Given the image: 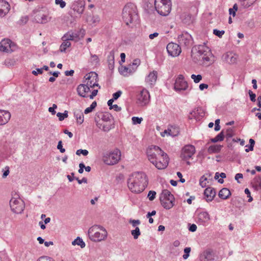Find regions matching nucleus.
I'll return each mask as SVG.
<instances>
[{
	"label": "nucleus",
	"instance_id": "nucleus-1",
	"mask_svg": "<svg viewBox=\"0 0 261 261\" xmlns=\"http://www.w3.org/2000/svg\"><path fill=\"white\" fill-rule=\"evenodd\" d=\"M128 187L134 193H140L143 192L148 184L146 174L142 172L132 173L127 180Z\"/></svg>",
	"mask_w": 261,
	"mask_h": 261
},
{
	"label": "nucleus",
	"instance_id": "nucleus-2",
	"mask_svg": "<svg viewBox=\"0 0 261 261\" xmlns=\"http://www.w3.org/2000/svg\"><path fill=\"white\" fill-rule=\"evenodd\" d=\"M191 56L194 62H200L204 65L210 63V58L212 54L209 48L204 45L194 46L191 50Z\"/></svg>",
	"mask_w": 261,
	"mask_h": 261
},
{
	"label": "nucleus",
	"instance_id": "nucleus-3",
	"mask_svg": "<svg viewBox=\"0 0 261 261\" xmlns=\"http://www.w3.org/2000/svg\"><path fill=\"white\" fill-rule=\"evenodd\" d=\"M122 16L123 21L127 25L135 23L138 19V15L135 4H127L123 9Z\"/></svg>",
	"mask_w": 261,
	"mask_h": 261
},
{
	"label": "nucleus",
	"instance_id": "nucleus-4",
	"mask_svg": "<svg viewBox=\"0 0 261 261\" xmlns=\"http://www.w3.org/2000/svg\"><path fill=\"white\" fill-rule=\"evenodd\" d=\"M88 236L91 240L99 242L107 237V232L102 226L94 225L88 230Z\"/></svg>",
	"mask_w": 261,
	"mask_h": 261
},
{
	"label": "nucleus",
	"instance_id": "nucleus-5",
	"mask_svg": "<svg viewBox=\"0 0 261 261\" xmlns=\"http://www.w3.org/2000/svg\"><path fill=\"white\" fill-rule=\"evenodd\" d=\"M154 8L161 15L167 16L171 10L170 0H154Z\"/></svg>",
	"mask_w": 261,
	"mask_h": 261
},
{
	"label": "nucleus",
	"instance_id": "nucleus-6",
	"mask_svg": "<svg viewBox=\"0 0 261 261\" xmlns=\"http://www.w3.org/2000/svg\"><path fill=\"white\" fill-rule=\"evenodd\" d=\"M160 200L161 205L166 210L171 208L174 205V197L168 190L162 191L160 197Z\"/></svg>",
	"mask_w": 261,
	"mask_h": 261
},
{
	"label": "nucleus",
	"instance_id": "nucleus-7",
	"mask_svg": "<svg viewBox=\"0 0 261 261\" xmlns=\"http://www.w3.org/2000/svg\"><path fill=\"white\" fill-rule=\"evenodd\" d=\"M164 152L159 146L154 145L149 146L146 150L148 159L151 163H153L156 160H158V156L161 154L163 153Z\"/></svg>",
	"mask_w": 261,
	"mask_h": 261
},
{
	"label": "nucleus",
	"instance_id": "nucleus-8",
	"mask_svg": "<svg viewBox=\"0 0 261 261\" xmlns=\"http://www.w3.org/2000/svg\"><path fill=\"white\" fill-rule=\"evenodd\" d=\"M150 97L148 91L143 89L137 95V103L139 106H146L150 101Z\"/></svg>",
	"mask_w": 261,
	"mask_h": 261
},
{
	"label": "nucleus",
	"instance_id": "nucleus-9",
	"mask_svg": "<svg viewBox=\"0 0 261 261\" xmlns=\"http://www.w3.org/2000/svg\"><path fill=\"white\" fill-rule=\"evenodd\" d=\"M11 210L15 213L21 214L24 210V203L20 199L12 198L10 201Z\"/></svg>",
	"mask_w": 261,
	"mask_h": 261
},
{
	"label": "nucleus",
	"instance_id": "nucleus-10",
	"mask_svg": "<svg viewBox=\"0 0 261 261\" xmlns=\"http://www.w3.org/2000/svg\"><path fill=\"white\" fill-rule=\"evenodd\" d=\"M120 159V154L118 151H114L107 154L103 158L104 163L108 165H113L118 163Z\"/></svg>",
	"mask_w": 261,
	"mask_h": 261
},
{
	"label": "nucleus",
	"instance_id": "nucleus-11",
	"mask_svg": "<svg viewBox=\"0 0 261 261\" xmlns=\"http://www.w3.org/2000/svg\"><path fill=\"white\" fill-rule=\"evenodd\" d=\"M158 158V160H156L152 164L158 169L161 170L166 168L168 165L169 160L167 154L164 152Z\"/></svg>",
	"mask_w": 261,
	"mask_h": 261
},
{
	"label": "nucleus",
	"instance_id": "nucleus-12",
	"mask_svg": "<svg viewBox=\"0 0 261 261\" xmlns=\"http://www.w3.org/2000/svg\"><path fill=\"white\" fill-rule=\"evenodd\" d=\"M195 148L192 145H187L184 146L181 150L180 158L182 160L187 161L195 153Z\"/></svg>",
	"mask_w": 261,
	"mask_h": 261
},
{
	"label": "nucleus",
	"instance_id": "nucleus-13",
	"mask_svg": "<svg viewBox=\"0 0 261 261\" xmlns=\"http://www.w3.org/2000/svg\"><path fill=\"white\" fill-rule=\"evenodd\" d=\"M85 77L87 80L86 84L90 88L95 86L98 87L99 89L100 88V86L98 84V75L95 72H91L87 74Z\"/></svg>",
	"mask_w": 261,
	"mask_h": 261
},
{
	"label": "nucleus",
	"instance_id": "nucleus-14",
	"mask_svg": "<svg viewBox=\"0 0 261 261\" xmlns=\"http://www.w3.org/2000/svg\"><path fill=\"white\" fill-rule=\"evenodd\" d=\"M192 38L188 33H182L178 37V42L180 45L189 47L192 44Z\"/></svg>",
	"mask_w": 261,
	"mask_h": 261
},
{
	"label": "nucleus",
	"instance_id": "nucleus-15",
	"mask_svg": "<svg viewBox=\"0 0 261 261\" xmlns=\"http://www.w3.org/2000/svg\"><path fill=\"white\" fill-rule=\"evenodd\" d=\"M188 87L187 82L185 80L182 75L180 74L176 79L174 84V89L175 91L180 92L186 90Z\"/></svg>",
	"mask_w": 261,
	"mask_h": 261
},
{
	"label": "nucleus",
	"instance_id": "nucleus-16",
	"mask_svg": "<svg viewBox=\"0 0 261 261\" xmlns=\"http://www.w3.org/2000/svg\"><path fill=\"white\" fill-rule=\"evenodd\" d=\"M166 48L169 55L172 57L178 56L181 53V47L179 45L173 42L168 43Z\"/></svg>",
	"mask_w": 261,
	"mask_h": 261
},
{
	"label": "nucleus",
	"instance_id": "nucleus-17",
	"mask_svg": "<svg viewBox=\"0 0 261 261\" xmlns=\"http://www.w3.org/2000/svg\"><path fill=\"white\" fill-rule=\"evenodd\" d=\"M96 125L103 132H108L114 128V120H111L109 122H97Z\"/></svg>",
	"mask_w": 261,
	"mask_h": 261
},
{
	"label": "nucleus",
	"instance_id": "nucleus-18",
	"mask_svg": "<svg viewBox=\"0 0 261 261\" xmlns=\"http://www.w3.org/2000/svg\"><path fill=\"white\" fill-rule=\"evenodd\" d=\"M85 6V2L84 0H78L73 3L71 8L78 14H82L84 11Z\"/></svg>",
	"mask_w": 261,
	"mask_h": 261
},
{
	"label": "nucleus",
	"instance_id": "nucleus-19",
	"mask_svg": "<svg viewBox=\"0 0 261 261\" xmlns=\"http://www.w3.org/2000/svg\"><path fill=\"white\" fill-rule=\"evenodd\" d=\"M12 42L10 39H4L0 42V51L11 53L12 51Z\"/></svg>",
	"mask_w": 261,
	"mask_h": 261
},
{
	"label": "nucleus",
	"instance_id": "nucleus-20",
	"mask_svg": "<svg viewBox=\"0 0 261 261\" xmlns=\"http://www.w3.org/2000/svg\"><path fill=\"white\" fill-rule=\"evenodd\" d=\"M200 261H214L213 252L211 249L203 251L200 255Z\"/></svg>",
	"mask_w": 261,
	"mask_h": 261
},
{
	"label": "nucleus",
	"instance_id": "nucleus-21",
	"mask_svg": "<svg viewBox=\"0 0 261 261\" xmlns=\"http://www.w3.org/2000/svg\"><path fill=\"white\" fill-rule=\"evenodd\" d=\"M63 41H78L80 40V35L75 32H68L62 38Z\"/></svg>",
	"mask_w": 261,
	"mask_h": 261
},
{
	"label": "nucleus",
	"instance_id": "nucleus-22",
	"mask_svg": "<svg viewBox=\"0 0 261 261\" xmlns=\"http://www.w3.org/2000/svg\"><path fill=\"white\" fill-rule=\"evenodd\" d=\"M78 94L82 97H88L86 94L90 91V88L86 84H80L76 88Z\"/></svg>",
	"mask_w": 261,
	"mask_h": 261
},
{
	"label": "nucleus",
	"instance_id": "nucleus-23",
	"mask_svg": "<svg viewBox=\"0 0 261 261\" xmlns=\"http://www.w3.org/2000/svg\"><path fill=\"white\" fill-rule=\"evenodd\" d=\"M216 191L212 187L206 188L204 191V195L206 201H212L216 196Z\"/></svg>",
	"mask_w": 261,
	"mask_h": 261
},
{
	"label": "nucleus",
	"instance_id": "nucleus-24",
	"mask_svg": "<svg viewBox=\"0 0 261 261\" xmlns=\"http://www.w3.org/2000/svg\"><path fill=\"white\" fill-rule=\"evenodd\" d=\"M158 77V72L156 71L151 72L146 77L145 82L152 87L155 83Z\"/></svg>",
	"mask_w": 261,
	"mask_h": 261
},
{
	"label": "nucleus",
	"instance_id": "nucleus-25",
	"mask_svg": "<svg viewBox=\"0 0 261 261\" xmlns=\"http://www.w3.org/2000/svg\"><path fill=\"white\" fill-rule=\"evenodd\" d=\"M11 118V114L8 111L0 110V125L7 123Z\"/></svg>",
	"mask_w": 261,
	"mask_h": 261
},
{
	"label": "nucleus",
	"instance_id": "nucleus-26",
	"mask_svg": "<svg viewBox=\"0 0 261 261\" xmlns=\"http://www.w3.org/2000/svg\"><path fill=\"white\" fill-rule=\"evenodd\" d=\"M10 10V5L4 0H0V16L3 17L7 14Z\"/></svg>",
	"mask_w": 261,
	"mask_h": 261
},
{
	"label": "nucleus",
	"instance_id": "nucleus-27",
	"mask_svg": "<svg viewBox=\"0 0 261 261\" xmlns=\"http://www.w3.org/2000/svg\"><path fill=\"white\" fill-rule=\"evenodd\" d=\"M136 67H133V65H129L127 67L121 66L119 68V72L124 75H127L128 73H131L135 72Z\"/></svg>",
	"mask_w": 261,
	"mask_h": 261
},
{
	"label": "nucleus",
	"instance_id": "nucleus-28",
	"mask_svg": "<svg viewBox=\"0 0 261 261\" xmlns=\"http://www.w3.org/2000/svg\"><path fill=\"white\" fill-rule=\"evenodd\" d=\"M33 21L36 23H45L47 22V16L43 14H37L34 18Z\"/></svg>",
	"mask_w": 261,
	"mask_h": 261
},
{
	"label": "nucleus",
	"instance_id": "nucleus-29",
	"mask_svg": "<svg viewBox=\"0 0 261 261\" xmlns=\"http://www.w3.org/2000/svg\"><path fill=\"white\" fill-rule=\"evenodd\" d=\"M237 59V56L232 53H228L225 55V60L229 64H234L236 63Z\"/></svg>",
	"mask_w": 261,
	"mask_h": 261
},
{
	"label": "nucleus",
	"instance_id": "nucleus-30",
	"mask_svg": "<svg viewBox=\"0 0 261 261\" xmlns=\"http://www.w3.org/2000/svg\"><path fill=\"white\" fill-rule=\"evenodd\" d=\"M198 219L199 221L202 223H206L210 220V217L207 212H202L199 214Z\"/></svg>",
	"mask_w": 261,
	"mask_h": 261
},
{
	"label": "nucleus",
	"instance_id": "nucleus-31",
	"mask_svg": "<svg viewBox=\"0 0 261 261\" xmlns=\"http://www.w3.org/2000/svg\"><path fill=\"white\" fill-rule=\"evenodd\" d=\"M231 193L227 188H223L219 192V197L222 199H227L230 196Z\"/></svg>",
	"mask_w": 261,
	"mask_h": 261
},
{
	"label": "nucleus",
	"instance_id": "nucleus-32",
	"mask_svg": "<svg viewBox=\"0 0 261 261\" xmlns=\"http://www.w3.org/2000/svg\"><path fill=\"white\" fill-rule=\"evenodd\" d=\"M222 146L220 145H214L210 146L207 151L210 153H217L219 152L222 148Z\"/></svg>",
	"mask_w": 261,
	"mask_h": 261
},
{
	"label": "nucleus",
	"instance_id": "nucleus-33",
	"mask_svg": "<svg viewBox=\"0 0 261 261\" xmlns=\"http://www.w3.org/2000/svg\"><path fill=\"white\" fill-rule=\"evenodd\" d=\"M225 134L224 130H222L218 135H217L215 138L211 139V142L213 143H216L218 141H222L224 140Z\"/></svg>",
	"mask_w": 261,
	"mask_h": 261
},
{
	"label": "nucleus",
	"instance_id": "nucleus-34",
	"mask_svg": "<svg viewBox=\"0 0 261 261\" xmlns=\"http://www.w3.org/2000/svg\"><path fill=\"white\" fill-rule=\"evenodd\" d=\"M109 67L110 69H113L114 67V54L113 51H111L110 55L108 56Z\"/></svg>",
	"mask_w": 261,
	"mask_h": 261
},
{
	"label": "nucleus",
	"instance_id": "nucleus-35",
	"mask_svg": "<svg viewBox=\"0 0 261 261\" xmlns=\"http://www.w3.org/2000/svg\"><path fill=\"white\" fill-rule=\"evenodd\" d=\"M255 188L256 190L261 189V175L256 176L253 179Z\"/></svg>",
	"mask_w": 261,
	"mask_h": 261
},
{
	"label": "nucleus",
	"instance_id": "nucleus-36",
	"mask_svg": "<svg viewBox=\"0 0 261 261\" xmlns=\"http://www.w3.org/2000/svg\"><path fill=\"white\" fill-rule=\"evenodd\" d=\"M72 244L73 245H77L80 246L82 248H83L85 247V242L79 237H77V238L72 242Z\"/></svg>",
	"mask_w": 261,
	"mask_h": 261
},
{
	"label": "nucleus",
	"instance_id": "nucleus-37",
	"mask_svg": "<svg viewBox=\"0 0 261 261\" xmlns=\"http://www.w3.org/2000/svg\"><path fill=\"white\" fill-rule=\"evenodd\" d=\"M172 128H173V129H174L175 131L173 132L172 129H171V127L170 128H168L167 129L168 134L169 136H176L179 133V128L175 126L173 127L172 126Z\"/></svg>",
	"mask_w": 261,
	"mask_h": 261
},
{
	"label": "nucleus",
	"instance_id": "nucleus-38",
	"mask_svg": "<svg viewBox=\"0 0 261 261\" xmlns=\"http://www.w3.org/2000/svg\"><path fill=\"white\" fill-rule=\"evenodd\" d=\"M71 46V43L68 41H63L60 47V50L61 52H65L67 47Z\"/></svg>",
	"mask_w": 261,
	"mask_h": 261
},
{
	"label": "nucleus",
	"instance_id": "nucleus-39",
	"mask_svg": "<svg viewBox=\"0 0 261 261\" xmlns=\"http://www.w3.org/2000/svg\"><path fill=\"white\" fill-rule=\"evenodd\" d=\"M111 120H114L112 116L109 113H106L102 114L101 120L99 122H109Z\"/></svg>",
	"mask_w": 261,
	"mask_h": 261
},
{
	"label": "nucleus",
	"instance_id": "nucleus-40",
	"mask_svg": "<svg viewBox=\"0 0 261 261\" xmlns=\"http://www.w3.org/2000/svg\"><path fill=\"white\" fill-rule=\"evenodd\" d=\"M249 142L250 145H247L245 146L246 147H248V148L245 149V151L247 152H248L249 151H252L255 144V141L253 139H250Z\"/></svg>",
	"mask_w": 261,
	"mask_h": 261
},
{
	"label": "nucleus",
	"instance_id": "nucleus-41",
	"mask_svg": "<svg viewBox=\"0 0 261 261\" xmlns=\"http://www.w3.org/2000/svg\"><path fill=\"white\" fill-rule=\"evenodd\" d=\"M131 234L133 236L134 239H137L141 234L140 229L138 227H136L134 230L131 231Z\"/></svg>",
	"mask_w": 261,
	"mask_h": 261
},
{
	"label": "nucleus",
	"instance_id": "nucleus-42",
	"mask_svg": "<svg viewBox=\"0 0 261 261\" xmlns=\"http://www.w3.org/2000/svg\"><path fill=\"white\" fill-rule=\"evenodd\" d=\"M57 116L59 117V120L60 121H63L65 118L68 117V111H65L63 113L58 112L57 114Z\"/></svg>",
	"mask_w": 261,
	"mask_h": 261
},
{
	"label": "nucleus",
	"instance_id": "nucleus-43",
	"mask_svg": "<svg viewBox=\"0 0 261 261\" xmlns=\"http://www.w3.org/2000/svg\"><path fill=\"white\" fill-rule=\"evenodd\" d=\"M233 135H234V132H233L232 128H227V129L226 130V133H225V137H226L227 140L232 137Z\"/></svg>",
	"mask_w": 261,
	"mask_h": 261
},
{
	"label": "nucleus",
	"instance_id": "nucleus-44",
	"mask_svg": "<svg viewBox=\"0 0 261 261\" xmlns=\"http://www.w3.org/2000/svg\"><path fill=\"white\" fill-rule=\"evenodd\" d=\"M191 78L195 83H198L202 80V77L200 74L195 75L193 74L191 75Z\"/></svg>",
	"mask_w": 261,
	"mask_h": 261
},
{
	"label": "nucleus",
	"instance_id": "nucleus-45",
	"mask_svg": "<svg viewBox=\"0 0 261 261\" xmlns=\"http://www.w3.org/2000/svg\"><path fill=\"white\" fill-rule=\"evenodd\" d=\"M224 33L225 31L224 30L220 31L217 29H214L213 30V34L219 37V38H221L222 35H224Z\"/></svg>",
	"mask_w": 261,
	"mask_h": 261
},
{
	"label": "nucleus",
	"instance_id": "nucleus-46",
	"mask_svg": "<svg viewBox=\"0 0 261 261\" xmlns=\"http://www.w3.org/2000/svg\"><path fill=\"white\" fill-rule=\"evenodd\" d=\"M191 250V249L190 247H186L184 249L185 254L182 256V257L184 259H186L189 257Z\"/></svg>",
	"mask_w": 261,
	"mask_h": 261
},
{
	"label": "nucleus",
	"instance_id": "nucleus-47",
	"mask_svg": "<svg viewBox=\"0 0 261 261\" xmlns=\"http://www.w3.org/2000/svg\"><path fill=\"white\" fill-rule=\"evenodd\" d=\"M37 261H55V260L50 257L43 256L40 257Z\"/></svg>",
	"mask_w": 261,
	"mask_h": 261
},
{
	"label": "nucleus",
	"instance_id": "nucleus-48",
	"mask_svg": "<svg viewBox=\"0 0 261 261\" xmlns=\"http://www.w3.org/2000/svg\"><path fill=\"white\" fill-rule=\"evenodd\" d=\"M156 192L154 191H150L148 194L147 197L150 201L153 200L155 198Z\"/></svg>",
	"mask_w": 261,
	"mask_h": 261
},
{
	"label": "nucleus",
	"instance_id": "nucleus-49",
	"mask_svg": "<svg viewBox=\"0 0 261 261\" xmlns=\"http://www.w3.org/2000/svg\"><path fill=\"white\" fill-rule=\"evenodd\" d=\"M133 123L134 124H140L143 120L142 118H139L138 117H133L132 118Z\"/></svg>",
	"mask_w": 261,
	"mask_h": 261
},
{
	"label": "nucleus",
	"instance_id": "nucleus-50",
	"mask_svg": "<svg viewBox=\"0 0 261 261\" xmlns=\"http://www.w3.org/2000/svg\"><path fill=\"white\" fill-rule=\"evenodd\" d=\"M88 151L86 149H80L77 150L76 152V154L78 155H80L81 154H82L84 156H86L88 154Z\"/></svg>",
	"mask_w": 261,
	"mask_h": 261
},
{
	"label": "nucleus",
	"instance_id": "nucleus-51",
	"mask_svg": "<svg viewBox=\"0 0 261 261\" xmlns=\"http://www.w3.org/2000/svg\"><path fill=\"white\" fill-rule=\"evenodd\" d=\"M248 94L249 95L250 100L252 102H255L256 101L255 94L253 93V92L251 90H249Z\"/></svg>",
	"mask_w": 261,
	"mask_h": 261
},
{
	"label": "nucleus",
	"instance_id": "nucleus-52",
	"mask_svg": "<svg viewBox=\"0 0 261 261\" xmlns=\"http://www.w3.org/2000/svg\"><path fill=\"white\" fill-rule=\"evenodd\" d=\"M29 20V17L28 16H22L19 21V24H24Z\"/></svg>",
	"mask_w": 261,
	"mask_h": 261
},
{
	"label": "nucleus",
	"instance_id": "nucleus-53",
	"mask_svg": "<svg viewBox=\"0 0 261 261\" xmlns=\"http://www.w3.org/2000/svg\"><path fill=\"white\" fill-rule=\"evenodd\" d=\"M129 223L132 224L133 227H136L137 225H139L141 223L139 220H133L130 219L129 220Z\"/></svg>",
	"mask_w": 261,
	"mask_h": 261
},
{
	"label": "nucleus",
	"instance_id": "nucleus-54",
	"mask_svg": "<svg viewBox=\"0 0 261 261\" xmlns=\"http://www.w3.org/2000/svg\"><path fill=\"white\" fill-rule=\"evenodd\" d=\"M55 3L57 5H59L61 8H63L66 6V3L63 0H56Z\"/></svg>",
	"mask_w": 261,
	"mask_h": 261
},
{
	"label": "nucleus",
	"instance_id": "nucleus-55",
	"mask_svg": "<svg viewBox=\"0 0 261 261\" xmlns=\"http://www.w3.org/2000/svg\"><path fill=\"white\" fill-rule=\"evenodd\" d=\"M140 60L139 59H136L133 61L132 64H130L129 65H133V67H136L137 68V67L140 64Z\"/></svg>",
	"mask_w": 261,
	"mask_h": 261
},
{
	"label": "nucleus",
	"instance_id": "nucleus-56",
	"mask_svg": "<svg viewBox=\"0 0 261 261\" xmlns=\"http://www.w3.org/2000/svg\"><path fill=\"white\" fill-rule=\"evenodd\" d=\"M245 193L247 195V197H249L248 201L249 202H251L253 200L252 197L251 196V194L248 188L245 189Z\"/></svg>",
	"mask_w": 261,
	"mask_h": 261
},
{
	"label": "nucleus",
	"instance_id": "nucleus-57",
	"mask_svg": "<svg viewBox=\"0 0 261 261\" xmlns=\"http://www.w3.org/2000/svg\"><path fill=\"white\" fill-rule=\"evenodd\" d=\"M57 148L59 150H60V151L61 153H64L65 151V149L64 148H63L62 141H59L58 145H57Z\"/></svg>",
	"mask_w": 261,
	"mask_h": 261
},
{
	"label": "nucleus",
	"instance_id": "nucleus-58",
	"mask_svg": "<svg viewBox=\"0 0 261 261\" xmlns=\"http://www.w3.org/2000/svg\"><path fill=\"white\" fill-rule=\"evenodd\" d=\"M77 121L80 124H82L84 121V115L83 114H81L79 116H78V115H76Z\"/></svg>",
	"mask_w": 261,
	"mask_h": 261
},
{
	"label": "nucleus",
	"instance_id": "nucleus-59",
	"mask_svg": "<svg viewBox=\"0 0 261 261\" xmlns=\"http://www.w3.org/2000/svg\"><path fill=\"white\" fill-rule=\"evenodd\" d=\"M122 93V92L121 91H118L115 93H114L113 94V98L112 99H114V100L117 99L120 96Z\"/></svg>",
	"mask_w": 261,
	"mask_h": 261
},
{
	"label": "nucleus",
	"instance_id": "nucleus-60",
	"mask_svg": "<svg viewBox=\"0 0 261 261\" xmlns=\"http://www.w3.org/2000/svg\"><path fill=\"white\" fill-rule=\"evenodd\" d=\"M79 167H80V169H79L78 172L79 173L82 174L84 172V168H85V166L84 163H81L79 164Z\"/></svg>",
	"mask_w": 261,
	"mask_h": 261
},
{
	"label": "nucleus",
	"instance_id": "nucleus-61",
	"mask_svg": "<svg viewBox=\"0 0 261 261\" xmlns=\"http://www.w3.org/2000/svg\"><path fill=\"white\" fill-rule=\"evenodd\" d=\"M246 1H240L241 5L245 8H248L251 5H252V3H249L248 2H246Z\"/></svg>",
	"mask_w": 261,
	"mask_h": 261
},
{
	"label": "nucleus",
	"instance_id": "nucleus-62",
	"mask_svg": "<svg viewBox=\"0 0 261 261\" xmlns=\"http://www.w3.org/2000/svg\"><path fill=\"white\" fill-rule=\"evenodd\" d=\"M75 179L77 181L79 184H81L83 182L87 183V179L86 177H83L82 179H80L79 178L75 177Z\"/></svg>",
	"mask_w": 261,
	"mask_h": 261
},
{
	"label": "nucleus",
	"instance_id": "nucleus-63",
	"mask_svg": "<svg viewBox=\"0 0 261 261\" xmlns=\"http://www.w3.org/2000/svg\"><path fill=\"white\" fill-rule=\"evenodd\" d=\"M196 229L197 226L194 224H191L189 228V231L191 232H195L196 230Z\"/></svg>",
	"mask_w": 261,
	"mask_h": 261
},
{
	"label": "nucleus",
	"instance_id": "nucleus-64",
	"mask_svg": "<svg viewBox=\"0 0 261 261\" xmlns=\"http://www.w3.org/2000/svg\"><path fill=\"white\" fill-rule=\"evenodd\" d=\"M98 90H94L92 92L91 94L89 96V98L91 99H93L94 97L97 94Z\"/></svg>",
	"mask_w": 261,
	"mask_h": 261
}]
</instances>
